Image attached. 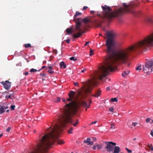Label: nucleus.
Here are the masks:
<instances>
[{
  "mask_svg": "<svg viewBox=\"0 0 153 153\" xmlns=\"http://www.w3.org/2000/svg\"><path fill=\"white\" fill-rule=\"evenodd\" d=\"M101 92V91L100 90L97 91L96 92V94L95 95H93V96H94L97 97H98L100 95Z\"/></svg>",
  "mask_w": 153,
  "mask_h": 153,
  "instance_id": "obj_16",
  "label": "nucleus"
},
{
  "mask_svg": "<svg viewBox=\"0 0 153 153\" xmlns=\"http://www.w3.org/2000/svg\"><path fill=\"white\" fill-rule=\"evenodd\" d=\"M105 143L106 145L105 148L108 152H112L114 148L113 146H115L116 145L115 143L112 142L105 141Z\"/></svg>",
  "mask_w": 153,
  "mask_h": 153,
  "instance_id": "obj_8",
  "label": "nucleus"
},
{
  "mask_svg": "<svg viewBox=\"0 0 153 153\" xmlns=\"http://www.w3.org/2000/svg\"><path fill=\"white\" fill-rule=\"evenodd\" d=\"M120 151L119 147L116 146L114 147V150L112 152V153H119Z\"/></svg>",
  "mask_w": 153,
  "mask_h": 153,
  "instance_id": "obj_11",
  "label": "nucleus"
},
{
  "mask_svg": "<svg viewBox=\"0 0 153 153\" xmlns=\"http://www.w3.org/2000/svg\"><path fill=\"white\" fill-rule=\"evenodd\" d=\"M3 107L4 111L6 109L8 108V107L7 106H5L4 105H3Z\"/></svg>",
  "mask_w": 153,
  "mask_h": 153,
  "instance_id": "obj_39",
  "label": "nucleus"
},
{
  "mask_svg": "<svg viewBox=\"0 0 153 153\" xmlns=\"http://www.w3.org/2000/svg\"><path fill=\"white\" fill-rule=\"evenodd\" d=\"M61 98L59 97H58L55 100V102L56 103L59 102L60 101Z\"/></svg>",
  "mask_w": 153,
  "mask_h": 153,
  "instance_id": "obj_25",
  "label": "nucleus"
},
{
  "mask_svg": "<svg viewBox=\"0 0 153 153\" xmlns=\"http://www.w3.org/2000/svg\"><path fill=\"white\" fill-rule=\"evenodd\" d=\"M150 134L152 135V136L153 137V129L152 130Z\"/></svg>",
  "mask_w": 153,
  "mask_h": 153,
  "instance_id": "obj_44",
  "label": "nucleus"
},
{
  "mask_svg": "<svg viewBox=\"0 0 153 153\" xmlns=\"http://www.w3.org/2000/svg\"><path fill=\"white\" fill-rule=\"evenodd\" d=\"M6 98L7 99H10L12 100L14 99V97L13 96H12V94H10L9 95H6Z\"/></svg>",
  "mask_w": 153,
  "mask_h": 153,
  "instance_id": "obj_21",
  "label": "nucleus"
},
{
  "mask_svg": "<svg viewBox=\"0 0 153 153\" xmlns=\"http://www.w3.org/2000/svg\"><path fill=\"white\" fill-rule=\"evenodd\" d=\"M82 13L77 11L74 15V20L76 22V28L74 30V32H78L77 34H74L73 35V36L74 38H78L80 37L82 34L85 32V27L81 24V18H76L78 15H81Z\"/></svg>",
  "mask_w": 153,
  "mask_h": 153,
  "instance_id": "obj_6",
  "label": "nucleus"
},
{
  "mask_svg": "<svg viewBox=\"0 0 153 153\" xmlns=\"http://www.w3.org/2000/svg\"><path fill=\"white\" fill-rule=\"evenodd\" d=\"M76 104L74 102L71 104L66 105L65 108V114L61 115L59 117V122L57 124L58 126L63 128L65 127L67 123L71 124L74 127L77 126L79 123V120H75L72 119V115L75 114L78 108H77Z\"/></svg>",
  "mask_w": 153,
  "mask_h": 153,
  "instance_id": "obj_2",
  "label": "nucleus"
},
{
  "mask_svg": "<svg viewBox=\"0 0 153 153\" xmlns=\"http://www.w3.org/2000/svg\"><path fill=\"white\" fill-rule=\"evenodd\" d=\"M2 136V134H0V138Z\"/></svg>",
  "mask_w": 153,
  "mask_h": 153,
  "instance_id": "obj_53",
  "label": "nucleus"
},
{
  "mask_svg": "<svg viewBox=\"0 0 153 153\" xmlns=\"http://www.w3.org/2000/svg\"><path fill=\"white\" fill-rule=\"evenodd\" d=\"M88 8V7L87 6H84V7H83L82 8V10H85V9H86L87 8Z\"/></svg>",
  "mask_w": 153,
  "mask_h": 153,
  "instance_id": "obj_43",
  "label": "nucleus"
},
{
  "mask_svg": "<svg viewBox=\"0 0 153 153\" xmlns=\"http://www.w3.org/2000/svg\"><path fill=\"white\" fill-rule=\"evenodd\" d=\"M137 124H138V123L137 122L132 123V125L133 126H135Z\"/></svg>",
  "mask_w": 153,
  "mask_h": 153,
  "instance_id": "obj_37",
  "label": "nucleus"
},
{
  "mask_svg": "<svg viewBox=\"0 0 153 153\" xmlns=\"http://www.w3.org/2000/svg\"><path fill=\"white\" fill-rule=\"evenodd\" d=\"M24 74L26 75H27L28 74V72H26Z\"/></svg>",
  "mask_w": 153,
  "mask_h": 153,
  "instance_id": "obj_52",
  "label": "nucleus"
},
{
  "mask_svg": "<svg viewBox=\"0 0 153 153\" xmlns=\"http://www.w3.org/2000/svg\"><path fill=\"white\" fill-rule=\"evenodd\" d=\"M46 68V66H42V68H41V69H39V70H38V71H40L41 70V69H44V68Z\"/></svg>",
  "mask_w": 153,
  "mask_h": 153,
  "instance_id": "obj_48",
  "label": "nucleus"
},
{
  "mask_svg": "<svg viewBox=\"0 0 153 153\" xmlns=\"http://www.w3.org/2000/svg\"><path fill=\"white\" fill-rule=\"evenodd\" d=\"M74 129L73 127H71L70 129L68 131V132L69 134H72V131Z\"/></svg>",
  "mask_w": 153,
  "mask_h": 153,
  "instance_id": "obj_27",
  "label": "nucleus"
},
{
  "mask_svg": "<svg viewBox=\"0 0 153 153\" xmlns=\"http://www.w3.org/2000/svg\"><path fill=\"white\" fill-rule=\"evenodd\" d=\"M93 140V141L94 142H96L97 141V138L95 137H93L92 138Z\"/></svg>",
  "mask_w": 153,
  "mask_h": 153,
  "instance_id": "obj_47",
  "label": "nucleus"
},
{
  "mask_svg": "<svg viewBox=\"0 0 153 153\" xmlns=\"http://www.w3.org/2000/svg\"><path fill=\"white\" fill-rule=\"evenodd\" d=\"M146 22L150 23H153V19L152 18L149 17H147L145 19Z\"/></svg>",
  "mask_w": 153,
  "mask_h": 153,
  "instance_id": "obj_12",
  "label": "nucleus"
},
{
  "mask_svg": "<svg viewBox=\"0 0 153 153\" xmlns=\"http://www.w3.org/2000/svg\"><path fill=\"white\" fill-rule=\"evenodd\" d=\"M110 89V88L109 87H107L106 88V90L108 91Z\"/></svg>",
  "mask_w": 153,
  "mask_h": 153,
  "instance_id": "obj_51",
  "label": "nucleus"
},
{
  "mask_svg": "<svg viewBox=\"0 0 153 153\" xmlns=\"http://www.w3.org/2000/svg\"><path fill=\"white\" fill-rule=\"evenodd\" d=\"M118 101V99L117 98H113L111 99V101L112 102H117Z\"/></svg>",
  "mask_w": 153,
  "mask_h": 153,
  "instance_id": "obj_26",
  "label": "nucleus"
},
{
  "mask_svg": "<svg viewBox=\"0 0 153 153\" xmlns=\"http://www.w3.org/2000/svg\"><path fill=\"white\" fill-rule=\"evenodd\" d=\"M126 150L128 152V153H131L132 152V151L131 150H129L127 148H126Z\"/></svg>",
  "mask_w": 153,
  "mask_h": 153,
  "instance_id": "obj_35",
  "label": "nucleus"
},
{
  "mask_svg": "<svg viewBox=\"0 0 153 153\" xmlns=\"http://www.w3.org/2000/svg\"><path fill=\"white\" fill-rule=\"evenodd\" d=\"M97 148L98 149H100L103 147L102 145L97 144Z\"/></svg>",
  "mask_w": 153,
  "mask_h": 153,
  "instance_id": "obj_22",
  "label": "nucleus"
},
{
  "mask_svg": "<svg viewBox=\"0 0 153 153\" xmlns=\"http://www.w3.org/2000/svg\"><path fill=\"white\" fill-rule=\"evenodd\" d=\"M9 111V110H7V111H6V112H8Z\"/></svg>",
  "mask_w": 153,
  "mask_h": 153,
  "instance_id": "obj_57",
  "label": "nucleus"
},
{
  "mask_svg": "<svg viewBox=\"0 0 153 153\" xmlns=\"http://www.w3.org/2000/svg\"><path fill=\"white\" fill-rule=\"evenodd\" d=\"M63 128L55 123L48 128V149L56 141L59 144H63L65 142L58 139L59 134L62 131Z\"/></svg>",
  "mask_w": 153,
  "mask_h": 153,
  "instance_id": "obj_3",
  "label": "nucleus"
},
{
  "mask_svg": "<svg viewBox=\"0 0 153 153\" xmlns=\"http://www.w3.org/2000/svg\"><path fill=\"white\" fill-rule=\"evenodd\" d=\"M48 149V134H45L31 153H46Z\"/></svg>",
  "mask_w": 153,
  "mask_h": 153,
  "instance_id": "obj_5",
  "label": "nucleus"
},
{
  "mask_svg": "<svg viewBox=\"0 0 153 153\" xmlns=\"http://www.w3.org/2000/svg\"><path fill=\"white\" fill-rule=\"evenodd\" d=\"M143 71L148 75H149L151 72H153V60H149L146 62L145 65L143 66Z\"/></svg>",
  "mask_w": 153,
  "mask_h": 153,
  "instance_id": "obj_7",
  "label": "nucleus"
},
{
  "mask_svg": "<svg viewBox=\"0 0 153 153\" xmlns=\"http://www.w3.org/2000/svg\"><path fill=\"white\" fill-rule=\"evenodd\" d=\"M66 42L67 43L69 44L70 42V39H68L66 40Z\"/></svg>",
  "mask_w": 153,
  "mask_h": 153,
  "instance_id": "obj_45",
  "label": "nucleus"
},
{
  "mask_svg": "<svg viewBox=\"0 0 153 153\" xmlns=\"http://www.w3.org/2000/svg\"><path fill=\"white\" fill-rule=\"evenodd\" d=\"M15 106L14 105H11L10 106V108L11 110H14L15 109Z\"/></svg>",
  "mask_w": 153,
  "mask_h": 153,
  "instance_id": "obj_33",
  "label": "nucleus"
},
{
  "mask_svg": "<svg viewBox=\"0 0 153 153\" xmlns=\"http://www.w3.org/2000/svg\"><path fill=\"white\" fill-rule=\"evenodd\" d=\"M114 109L113 107H110L109 108V111L111 112H114Z\"/></svg>",
  "mask_w": 153,
  "mask_h": 153,
  "instance_id": "obj_34",
  "label": "nucleus"
},
{
  "mask_svg": "<svg viewBox=\"0 0 153 153\" xmlns=\"http://www.w3.org/2000/svg\"><path fill=\"white\" fill-rule=\"evenodd\" d=\"M91 139L89 138H88L86 140H85L83 141V143H87L88 145V143L91 141Z\"/></svg>",
  "mask_w": 153,
  "mask_h": 153,
  "instance_id": "obj_19",
  "label": "nucleus"
},
{
  "mask_svg": "<svg viewBox=\"0 0 153 153\" xmlns=\"http://www.w3.org/2000/svg\"><path fill=\"white\" fill-rule=\"evenodd\" d=\"M86 70L87 69L86 68H84L81 71V73H84L85 71H86Z\"/></svg>",
  "mask_w": 153,
  "mask_h": 153,
  "instance_id": "obj_41",
  "label": "nucleus"
},
{
  "mask_svg": "<svg viewBox=\"0 0 153 153\" xmlns=\"http://www.w3.org/2000/svg\"><path fill=\"white\" fill-rule=\"evenodd\" d=\"M69 59L71 60H73L74 61H75L77 59L76 57L74 56L70 57Z\"/></svg>",
  "mask_w": 153,
  "mask_h": 153,
  "instance_id": "obj_28",
  "label": "nucleus"
},
{
  "mask_svg": "<svg viewBox=\"0 0 153 153\" xmlns=\"http://www.w3.org/2000/svg\"><path fill=\"white\" fill-rule=\"evenodd\" d=\"M60 65L61 68H65L66 67L65 64L63 61L60 62Z\"/></svg>",
  "mask_w": 153,
  "mask_h": 153,
  "instance_id": "obj_13",
  "label": "nucleus"
},
{
  "mask_svg": "<svg viewBox=\"0 0 153 153\" xmlns=\"http://www.w3.org/2000/svg\"><path fill=\"white\" fill-rule=\"evenodd\" d=\"M97 148V145H96V146L94 145L93 146L92 149L94 150H95Z\"/></svg>",
  "mask_w": 153,
  "mask_h": 153,
  "instance_id": "obj_38",
  "label": "nucleus"
},
{
  "mask_svg": "<svg viewBox=\"0 0 153 153\" xmlns=\"http://www.w3.org/2000/svg\"><path fill=\"white\" fill-rule=\"evenodd\" d=\"M54 73L52 67L48 65V73L53 74Z\"/></svg>",
  "mask_w": 153,
  "mask_h": 153,
  "instance_id": "obj_14",
  "label": "nucleus"
},
{
  "mask_svg": "<svg viewBox=\"0 0 153 153\" xmlns=\"http://www.w3.org/2000/svg\"><path fill=\"white\" fill-rule=\"evenodd\" d=\"M146 122L147 123H150L151 124L153 123V120L151 118H148L146 119Z\"/></svg>",
  "mask_w": 153,
  "mask_h": 153,
  "instance_id": "obj_18",
  "label": "nucleus"
},
{
  "mask_svg": "<svg viewBox=\"0 0 153 153\" xmlns=\"http://www.w3.org/2000/svg\"><path fill=\"white\" fill-rule=\"evenodd\" d=\"M123 6L124 8H119L112 12V9L110 7L106 5L102 6L103 10L102 14L97 15L100 19L99 20H95L93 22L94 24L97 27L100 26L101 24L106 21L109 22L112 18L121 16L125 13L129 12L136 16H139L140 13L139 12L134 10L133 8L135 5L133 3L128 4L124 3Z\"/></svg>",
  "mask_w": 153,
  "mask_h": 153,
  "instance_id": "obj_1",
  "label": "nucleus"
},
{
  "mask_svg": "<svg viewBox=\"0 0 153 153\" xmlns=\"http://www.w3.org/2000/svg\"><path fill=\"white\" fill-rule=\"evenodd\" d=\"M94 54L93 50L92 49H90V56H92Z\"/></svg>",
  "mask_w": 153,
  "mask_h": 153,
  "instance_id": "obj_32",
  "label": "nucleus"
},
{
  "mask_svg": "<svg viewBox=\"0 0 153 153\" xmlns=\"http://www.w3.org/2000/svg\"><path fill=\"white\" fill-rule=\"evenodd\" d=\"M129 73V71H125L122 74V75L123 77H125Z\"/></svg>",
  "mask_w": 153,
  "mask_h": 153,
  "instance_id": "obj_17",
  "label": "nucleus"
},
{
  "mask_svg": "<svg viewBox=\"0 0 153 153\" xmlns=\"http://www.w3.org/2000/svg\"><path fill=\"white\" fill-rule=\"evenodd\" d=\"M4 111V110L3 108V105L2 106L0 105V113L2 114Z\"/></svg>",
  "mask_w": 153,
  "mask_h": 153,
  "instance_id": "obj_20",
  "label": "nucleus"
},
{
  "mask_svg": "<svg viewBox=\"0 0 153 153\" xmlns=\"http://www.w3.org/2000/svg\"><path fill=\"white\" fill-rule=\"evenodd\" d=\"M11 129V127H9L7 128L6 129V131L7 132H8L9 131H10V130Z\"/></svg>",
  "mask_w": 153,
  "mask_h": 153,
  "instance_id": "obj_40",
  "label": "nucleus"
},
{
  "mask_svg": "<svg viewBox=\"0 0 153 153\" xmlns=\"http://www.w3.org/2000/svg\"><path fill=\"white\" fill-rule=\"evenodd\" d=\"M33 132H34V133H36V130H34Z\"/></svg>",
  "mask_w": 153,
  "mask_h": 153,
  "instance_id": "obj_56",
  "label": "nucleus"
},
{
  "mask_svg": "<svg viewBox=\"0 0 153 153\" xmlns=\"http://www.w3.org/2000/svg\"><path fill=\"white\" fill-rule=\"evenodd\" d=\"M75 28L76 27L73 29L72 28H68L66 29V31L68 34H71L72 33L73 31L75 33L74 34H77L78 32H75L74 31V30H75Z\"/></svg>",
  "mask_w": 153,
  "mask_h": 153,
  "instance_id": "obj_10",
  "label": "nucleus"
},
{
  "mask_svg": "<svg viewBox=\"0 0 153 153\" xmlns=\"http://www.w3.org/2000/svg\"><path fill=\"white\" fill-rule=\"evenodd\" d=\"M68 95L69 98H68L67 100H65L64 98H63L62 99V101L66 104L65 105L63 110H62L63 114L61 115H65V108L66 105L68 104H71L72 102H74V103H75L77 105V108H79L80 105L87 108H89L90 107V104L91 103V100H89L88 102L85 101H82L80 103H79L77 101L73 100V97L75 95V92H74L72 91H70Z\"/></svg>",
  "mask_w": 153,
  "mask_h": 153,
  "instance_id": "obj_4",
  "label": "nucleus"
},
{
  "mask_svg": "<svg viewBox=\"0 0 153 153\" xmlns=\"http://www.w3.org/2000/svg\"><path fill=\"white\" fill-rule=\"evenodd\" d=\"M71 153H74L73 152H71Z\"/></svg>",
  "mask_w": 153,
  "mask_h": 153,
  "instance_id": "obj_60",
  "label": "nucleus"
},
{
  "mask_svg": "<svg viewBox=\"0 0 153 153\" xmlns=\"http://www.w3.org/2000/svg\"><path fill=\"white\" fill-rule=\"evenodd\" d=\"M37 70L36 69H35L34 68H32L30 69V72L32 73L33 72H35L37 71Z\"/></svg>",
  "mask_w": 153,
  "mask_h": 153,
  "instance_id": "obj_31",
  "label": "nucleus"
},
{
  "mask_svg": "<svg viewBox=\"0 0 153 153\" xmlns=\"http://www.w3.org/2000/svg\"><path fill=\"white\" fill-rule=\"evenodd\" d=\"M90 13L91 14H93L95 13V11H94L91 10V11Z\"/></svg>",
  "mask_w": 153,
  "mask_h": 153,
  "instance_id": "obj_50",
  "label": "nucleus"
},
{
  "mask_svg": "<svg viewBox=\"0 0 153 153\" xmlns=\"http://www.w3.org/2000/svg\"><path fill=\"white\" fill-rule=\"evenodd\" d=\"M1 83L4 86V88L7 90L10 89L11 85V83L8 81H6L5 82H2Z\"/></svg>",
  "mask_w": 153,
  "mask_h": 153,
  "instance_id": "obj_9",
  "label": "nucleus"
},
{
  "mask_svg": "<svg viewBox=\"0 0 153 153\" xmlns=\"http://www.w3.org/2000/svg\"><path fill=\"white\" fill-rule=\"evenodd\" d=\"M136 139V138H134L133 139V140H135Z\"/></svg>",
  "mask_w": 153,
  "mask_h": 153,
  "instance_id": "obj_54",
  "label": "nucleus"
},
{
  "mask_svg": "<svg viewBox=\"0 0 153 153\" xmlns=\"http://www.w3.org/2000/svg\"><path fill=\"white\" fill-rule=\"evenodd\" d=\"M24 46L26 48H27L31 47V45L30 43L25 44L24 45Z\"/></svg>",
  "mask_w": 153,
  "mask_h": 153,
  "instance_id": "obj_23",
  "label": "nucleus"
},
{
  "mask_svg": "<svg viewBox=\"0 0 153 153\" xmlns=\"http://www.w3.org/2000/svg\"><path fill=\"white\" fill-rule=\"evenodd\" d=\"M87 110V108H86V109L85 111H86Z\"/></svg>",
  "mask_w": 153,
  "mask_h": 153,
  "instance_id": "obj_59",
  "label": "nucleus"
},
{
  "mask_svg": "<svg viewBox=\"0 0 153 153\" xmlns=\"http://www.w3.org/2000/svg\"><path fill=\"white\" fill-rule=\"evenodd\" d=\"M51 59H49L50 61H51V56H50Z\"/></svg>",
  "mask_w": 153,
  "mask_h": 153,
  "instance_id": "obj_55",
  "label": "nucleus"
},
{
  "mask_svg": "<svg viewBox=\"0 0 153 153\" xmlns=\"http://www.w3.org/2000/svg\"><path fill=\"white\" fill-rule=\"evenodd\" d=\"M93 144L94 143L93 141H90L89 142L88 144V145H93Z\"/></svg>",
  "mask_w": 153,
  "mask_h": 153,
  "instance_id": "obj_36",
  "label": "nucleus"
},
{
  "mask_svg": "<svg viewBox=\"0 0 153 153\" xmlns=\"http://www.w3.org/2000/svg\"><path fill=\"white\" fill-rule=\"evenodd\" d=\"M89 43V42H86V43L85 44V45L84 46H86V45H87Z\"/></svg>",
  "mask_w": 153,
  "mask_h": 153,
  "instance_id": "obj_49",
  "label": "nucleus"
},
{
  "mask_svg": "<svg viewBox=\"0 0 153 153\" xmlns=\"http://www.w3.org/2000/svg\"><path fill=\"white\" fill-rule=\"evenodd\" d=\"M144 153H145V152H144Z\"/></svg>",
  "mask_w": 153,
  "mask_h": 153,
  "instance_id": "obj_61",
  "label": "nucleus"
},
{
  "mask_svg": "<svg viewBox=\"0 0 153 153\" xmlns=\"http://www.w3.org/2000/svg\"><path fill=\"white\" fill-rule=\"evenodd\" d=\"M136 69L137 71H140L141 69V65H139L137 66L135 68Z\"/></svg>",
  "mask_w": 153,
  "mask_h": 153,
  "instance_id": "obj_24",
  "label": "nucleus"
},
{
  "mask_svg": "<svg viewBox=\"0 0 153 153\" xmlns=\"http://www.w3.org/2000/svg\"><path fill=\"white\" fill-rule=\"evenodd\" d=\"M111 127H110V128L111 129H114L115 127L114 126H115V124L114 123H112L111 124Z\"/></svg>",
  "mask_w": 153,
  "mask_h": 153,
  "instance_id": "obj_29",
  "label": "nucleus"
},
{
  "mask_svg": "<svg viewBox=\"0 0 153 153\" xmlns=\"http://www.w3.org/2000/svg\"><path fill=\"white\" fill-rule=\"evenodd\" d=\"M89 21V20L86 18H85L82 19H81V23L82 24V22H83L85 23H86L88 22Z\"/></svg>",
  "mask_w": 153,
  "mask_h": 153,
  "instance_id": "obj_15",
  "label": "nucleus"
},
{
  "mask_svg": "<svg viewBox=\"0 0 153 153\" xmlns=\"http://www.w3.org/2000/svg\"><path fill=\"white\" fill-rule=\"evenodd\" d=\"M103 30H104V31H105V28H104L103 29Z\"/></svg>",
  "mask_w": 153,
  "mask_h": 153,
  "instance_id": "obj_58",
  "label": "nucleus"
},
{
  "mask_svg": "<svg viewBox=\"0 0 153 153\" xmlns=\"http://www.w3.org/2000/svg\"><path fill=\"white\" fill-rule=\"evenodd\" d=\"M97 123V121H94V122H92L91 124H90V125H91L93 124H95V123Z\"/></svg>",
  "mask_w": 153,
  "mask_h": 153,
  "instance_id": "obj_46",
  "label": "nucleus"
},
{
  "mask_svg": "<svg viewBox=\"0 0 153 153\" xmlns=\"http://www.w3.org/2000/svg\"><path fill=\"white\" fill-rule=\"evenodd\" d=\"M148 146L150 148L151 151H153V146H152V144L148 145Z\"/></svg>",
  "mask_w": 153,
  "mask_h": 153,
  "instance_id": "obj_30",
  "label": "nucleus"
},
{
  "mask_svg": "<svg viewBox=\"0 0 153 153\" xmlns=\"http://www.w3.org/2000/svg\"><path fill=\"white\" fill-rule=\"evenodd\" d=\"M74 85L75 86H78V83L77 82H74Z\"/></svg>",
  "mask_w": 153,
  "mask_h": 153,
  "instance_id": "obj_42",
  "label": "nucleus"
}]
</instances>
